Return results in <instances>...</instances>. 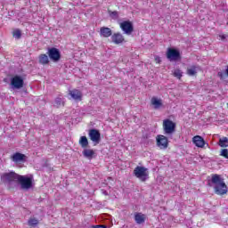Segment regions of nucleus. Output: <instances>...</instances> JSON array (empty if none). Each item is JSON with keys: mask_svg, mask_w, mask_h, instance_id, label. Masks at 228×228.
Returning a JSON list of instances; mask_svg holds the SVG:
<instances>
[{"mask_svg": "<svg viewBox=\"0 0 228 228\" xmlns=\"http://www.w3.org/2000/svg\"><path fill=\"white\" fill-rule=\"evenodd\" d=\"M208 186L214 188L216 195H225L227 193V184L224 182V178L220 177V175H212L211 179L208 180Z\"/></svg>", "mask_w": 228, "mask_h": 228, "instance_id": "1", "label": "nucleus"}, {"mask_svg": "<svg viewBox=\"0 0 228 228\" xmlns=\"http://www.w3.org/2000/svg\"><path fill=\"white\" fill-rule=\"evenodd\" d=\"M20 175L11 171L9 173H4L1 175V181L2 183H5L8 188H13V186L17 185L19 183V179Z\"/></svg>", "mask_w": 228, "mask_h": 228, "instance_id": "2", "label": "nucleus"}, {"mask_svg": "<svg viewBox=\"0 0 228 228\" xmlns=\"http://www.w3.org/2000/svg\"><path fill=\"white\" fill-rule=\"evenodd\" d=\"M134 175L140 179L142 183H145L149 179V169L145 167L137 166L134 169Z\"/></svg>", "mask_w": 228, "mask_h": 228, "instance_id": "3", "label": "nucleus"}, {"mask_svg": "<svg viewBox=\"0 0 228 228\" xmlns=\"http://www.w3.org/2000/svg\"><path fill=\"white\" fill-rule=\"evenodd\" d=\"M18 183H20V184L21 186V190H29L30 188L33 187V178L32 177H28V176L20 175Z\"/></svg>", "mask_w": 228, "mask_h": 228, "instance_id": "4", "label": "nucleus"}, {"mask_svg": "<svg viewBox=\"0 0 228 228\" xmlns=\"http://www.w3.org/2000/svg\"><path fill=\"white\" fill-rule=\"evenodd\" d=\"M11 86L13 90H20L24 86V78L16 75L11 78Z\"/></svg>", "mask_w": 228, "mask_h": 228, "instance_id": "5", "label": "nucleus"}, {"mask_svg": "<svg viewBox=\"0 0 228 228\" xmlns=\"http://www.w3.org/2000/svg\"><path fill=\"white\" fill-rule=\"evenodd\" d=\"M163 129L165 134H174L175 133V123L170 119H165L163 121Z\"/></svg>", "mask_w": 228, "mask_h": 228, "instance_id": "6", "label": "nucleus"}, {"mask_svg": "<svg viewBox=\"0 0 228 228\" xmlns=\"http://www.w3.org/2000/svg\"><path fill=\"white\" fill-rule=\"evenodd\" d=\"M47 54L50 60H52V61H53L54 63H58V61L61 60V53H60V50L58 48H48Z\"/></svg>", "mask_w": 228, "mask_h": 228, "instance_id": "7", "label": "nucleus"}, {"mask_svg": "<svg viewBox=\"0 0 228 228\" xmlns=\"http://www.w3.org/2000/svg\"><path fill=\"white\" fill-rule=\"evenodd\" d=\"M167 58L169 61H177L181 60V52L175 48H168L167 51Z\"/></svg>", "mask_w": 228, "mask_h": 228, "instance_id": "8", "label": "nucleus"}, {"mask_svg": "<svg viewBox=\"0 0 228 228\" xmlns=\"http://www.w3.org/2000/svg\"><path fill=\"white\" fill-rule=\"evenodd\" d=\"M120 28L125 33V35H131L134 31V27H133V22L130 20H125L119 23Z\"/></svg>", "mask_w": 228, "mask_h": 228, "instance_id": "9", "label": "nucleus"}, {"mask_svg": "<svg viewBox=\"0 0 228 228\" xmlns=\"http://www.w3.org/2000/svg\"><path fill=\"white\" fill-rule=\"evenodd\" d=\"M88 134L91 142H93L94 145L101 143V132H99L98 129H90Z\"/></svg>", "mask_w": 228, "mask_h": 228, "instance_id": "10", "label": "nucleus"}, {"mask_svg": "<svg viewBox=\"0 0 228 228\" xmlns=\"http://www.w3.org/2000/svg\"><path fill=\"white\" fill-rule=\"evenodd\" d=\"M157 140V147L165 150L168 149V138L165 135L159 134L156 137Z\"/></svg>", "mask_w": 228, "mask_h": 228, "instance_id": "11", "label": "nucleus"}, {"mask_svg": "<svg viewBox=\"0 0 228 228\" xmlns=\"http://www.w3.org/2000/svg\"><path fill=\"white\" fill-rule=\"evenodd\" d=\"M11 159L13 163H24L26 161V155L16 152L11 157Z\"/></svg>", "mask_w": 228, "mask_h": 228, "instance_id": "12", "label": "nucleus"}, {"mask_svg": "<svg viewBox=\"0 0 228 228\" xmlns=\"http://www.w3.org/2000/svg\"><path fill=\"white\" fill-rule=\"evenodd\" d=\"M192 142L196 145V147H200V149H202V147L206 145V141H204V138H202V136L200 135L194 136L192 138Z\"/></svg>", "mask_w": 228, "mask_h": 228, "instance_id": "13", "label": "nucleus"}, {"mask_svg": "<svg viewBox=\"0 0 228 228\" xmlns=\"http://www.w3.org/2000/svg\"><path fill=\"white\" fill-rule=\"evenodd\" d=\"M69 95L72 99H74V101H81V99L83 98V94L77 89H73L69 91Z\"/></svg>", "mask_w": 228, "mask_h": 228, "instance_id": "14", "label": "nucleus"}, {"mask_svg": "<svg viewBox=\"0 0 228 228\" xmlns=\"http://www.w3.org/2000/svg\"><path fill=\"white\" fill-rule=\"evenodd\" d=\"M145 218H146L145 214H142L140 212H136L134 214V221L139 225L142 224H145Z\"/></svg>", "mask_w": 228, "mask_h": 228, "instance_id": "15", "label": "nucleus"}, {"mask_svg": "<svg viewBox=\"0 0 228 228\" xmlns=\"http://www.w3.org/2000/svg\"><path fill=\"white\" fill-rule=\"evenodd\" d=\"M100 35H101V37H103L104 38H108V37H111V35H112L111 28H110L108 27H102L100 29Z\"/></svg>", "mask_w": 228, "mask_h": 228, "instance_id": "16", "label": "nucleus"}, {"mask_svg": "<svg viewBox=\"0 0 228 228\" xmlns=\"http://www.w3.org/2000/svg\"><path fill=\"white\" fill-rule=\"evenodd\" d=\"M111 40L114 44L118 45L122 44L124 42V36H122L120 33H115L111 36Z\"/></svg>", "mask_w": 228, "mask_h": 228, "instance_id": "17", "label": "nucleus"}, {"mask_svg": "<svg viewBox=\"0 0 228 228\" xmlns=\"http://www.w3.org/2000/svg\"><path fill=\"white\" fill-rule=\"evenodd\" d=\"M82 154L87 159H93L94 156H95V151L91 149H84V151H82Z\"/></svg>", "mask_w": 228, "mask_h": 228, "instance_id": "18", "label": "nucleus"}, {"mask_svg": "<svg viewBox=\"0 0 228 228\" xmlns=\"http://www.w3.org/2000/svg\"><path fill=\"white\" fill-rule=\"evenodd\" d=\"M151 104L154 110H159L163 106V102L156 97L151 98Z\"/></svg>", "mask_w": 228, "mask_h": 228, "instance_id": "19", "label": "nucleus"}, {"mask_svg": "<svg viewBox=\"0 0 228 228\" xmlns=\"http://www.w3.org/2000/svg\"><path fill=\"white\" fill-rule=\"evenodd\" d=\"M38 61L40 65H49V56H47L45 53L40 54L38 57Z\"/></svg>", "mask_w": 228, "mask_h": 228, "instance_id": "20", "label": "nucleus"}, {"mask_svg": "<svg viewBox=\"0 0 228 228\" xmlns=\"http://www.w3.org/2000/svg\"><path fill=\"white\" fill-rule=\"evenodd\" d=\"M78 143L82 149H86V147H88V138H86L85 135L81 136Z\"/></svg>", "mask_w": 228, "mask_h": 228, "instance_id": "21", "label": "nucleus"}, {"mask_svg": "<svg viewBox=\"0 0 228 228\" xmlns=\"http://www.w3.org/2000/svg\"><path fill=\"white\" fill-rule=\"evenodd\" d=\"M219 147H228V138L227 137H223L219 139L218 142Z\"/></svg>", "mask_w": 228, "mask_h": 228, "instance_id": "22", "label": "nucleus"}, {"mask_svg": "<svg viewBox=\"0 0 228 228\" xmlns=\"http://www.w3.org/2000/svg\"><path fill=\"white\" fill-rule=\"evenodd\" d=\"M28 224L29 227H37V225H38V224H39V221H38V219L32 217V218L28 219Z\"/></svg>", "mask_w": 228, "mask_h": 228, "instance_id": "23", "label": "nucleus"}, {"mask_svg": "<svg viewBox=\"0 0 228 228\" xmlns=\"http://www.w3.org/2000/svg\"><path fill=\"white\" fill-rule=\"evenodd\" d=\"M173 76L177 79H181L183 77V71L179 69L174 70Z\"/></svg>", "mask_w": 228, "mask_h": 228, "instance_id": "24", "label": "nucleus"}, {"mask_svg": "<svg viewBox=\"0 0 228 228\" xmlns=\"http://www.w3.org/2000/svg\"><path fill=\"white\" fill-rule=\"evenodd\" d=\"M188 76H195L197 74V67L192 66L190 69H187Z\"/></svg>", "mask_w": 228, "mask_h": 228, "instance_id": "25", "label": "nucleus"}, {"mask_svg": "<svg viewBox=\"0 0 228 228\" xmlns=\"http://www.w3.org/2000/svg\"><path fill=\"white\" fill-rule=\"evenodd\" d=\"M14 38L17 40L20 39V37H22V32H20V29H15L12 33Z\"/></svg>", "mask_w": 228, "mask_h": 228, "instance_id": "26", "label": "nucleus"}, {"mask_svg": "<svg viewBox=\"0 0 228 228\" xmlns=\"http://www.w3.org/2000/svg\"><path fill=\"white\" fill-rule=\"evenodd\" d=\"M55 103H54V106L56 107V108H60V106H61V104H63V100H61V98H60V97H57L56 99H55V102H54Z\"/></svg>", "mask_w": 228, "mask_h": 228, "instance_id": "27", "label": "nucleus"}, {"mask_svg": "<svg viewBox=\"0 0 228 228\" xmlns=\"http://www.w3.org/2000/svg\"><path fill=\"white\" fill-rule=\"evenodd\" d=\"M220 156H222L223 158H225V159H228V150L223 149L220 152Z\"/></svg>", "mask_w": 228, "mask_h": 228, "instance_id": "28", "label": "nucleus"}, {"mask_svg": "<svg viewBox=\"0 0 228 228\" xmlns=\"http://www.w3.org/2000/svg\"><path fill=\"white\" fill-rule=\"evenodd\" d=\"M110 16L112 19H118V12H117V11L110 12Z\"/></svg>", "mask_w": 228, "mask_h": 228, "instance_id": "29", "label": "nucleus"}, {"mask_svg": "<svg viewBox=\"0 0 228 228\" xmlns=\"http://www.w3.org/2000/svg\"><path fill=\"white\" fill-rule=\"evenodd\" d=\"M92 228H108L106 224H96L93 225Z\"/></svg>", "mask_w": 228, "mask_h": 228, "instance_id": "30", "label": "nucleus"}, {"mask_svg": "<svg viewBox=\"0 0 228 228\" xmlns=\"http://www.w3.org/2000/svg\"><path fill=\"white\" fill-rule=\"evenodd\" d=\"M218 77H220V79H224V77H225V73L219 71L217 73Z\"/></svg>", "mask_w": 228, "mask_h": 228, "instance_id": "31", "label": "nucleus"}, {"mask_svg": "<svg viewBox=\"0 0 228 228\" xmlns=\"http://www.w3.org/2000/svg\"><path fill=\"white\" fill-rule=\"evenodd\" d=\"M156 63H161V58L159 56H155Z\"/></svg>", "mask_w": 228, "mask_h": 228, "instance_id": "32", "label": "nucleus"}, {"mask_svg": "<svg viewBox=\"0 0 228 228\" xmlns=\"http://www.w3.org/2000/svg\"><path fill=\"white\" fill-rule=\"evenodd\" d=\"M219 38L221 39V40H225L226 38H227V36L226 35H220L219 36Z\"/></svg>", "mask_w": 228, "mask_h": 228, "instance_id": "33", "label": "nucleus"}, {"mask_svg": "<svg viewBox=\"0 0 228 228\" xmlns=\"http://www.w3.org/2000/svg\"><path fill=\"white\" fill-rule=\"evenodd\" d=\"M225 74H226V76H228V65L226 67Z\"/></svg>", "mask_w": 228, "mask_h": 228, "instance_id": "34", "label": "nucleus"}, {"mask_svg": "<svg viewBox=\"0 0 228 228\" xmlns=\"http://www.w3.org/2000/svg\"><path fill=\"white\" fill-rule=\"evenodd\" d=\"M104 194H105V195H108V192L105 191H104Z\"/></svg>", "mask_w": 228, "mask_h": 228, "instance_id": "35", "label": "nucleus"}]
</instances>
